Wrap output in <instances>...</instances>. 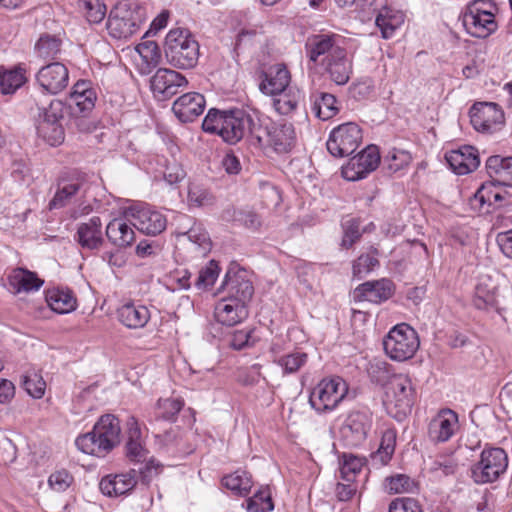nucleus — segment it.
Returning a JSON list of instances; mask_svg holds the SVG:
<instances>
[{
	"mask_svg": "<svg viewBox=\"0 0 512 512\" xmlns=\"http://www.w3.org/2000/svg\"><path fill=\"white\" fill-rule=\"evenodd\" d=\"M273 107L281 115H290L298 108L302 99L301 91L295 87L274 94Z\"/></svg>",
	"mask_w": 512,
	"mask_h": 512,
	"instance_id": "40",
	"label": "nucleus"
},
{
	"mask_svg": "<svg viewBox=\"0 0 512 512\" xmlns=\"http://www.w3.org/2000/svg\"><path fill=\"white\" fill-rule=\"evenodd\" d=\"M129 439L126 443V456L131 462L140 463L146 460L147 451L140 441V429L135 418L128 421Z\"/></svg>",
	"mask_w": 512,
	"mask_h": 512,
	"instance_id": "39",
	"label": "nucleus"
},
{
	"mask_svg": "<svg viewBox=\"0 0 512 512\" xmlns=\"http://www.w3.org/2000/svg\"><path fill=\"white\" fill-rule=\"evenodd\" d=\"M507 466L508 456L504 449H484L480 460L471 467V477L476 484L492 483L506 471Z\"/></svg>",
	"mask_w": 512,
	"mask_h": 512,
	"instance_id": "6",
	"label": "nucleus"
},
{
	"mask_svg": "<svg viewBox=\"0 0 512 512\" xmlns=\"http://www.w3.org/2000/svg\"><path fill=\"white\" fill-rule=\"evenodd\" d=\"M92 431L100 439L107 453L120 442V423L118 418L112 414L101 416Z\"/></svg>",
	"mask_w": 512,
	"mask_h": 512,
	"instance_id": "28",
	"label": "nucleus"
},
{
	"mask_svg": "<svg viewBox=\"0 0 512 512\" xmlns=\"http://www.w3.org/2000/svg\"><path fill=\"white\" fill-rule=\"evenodd\" d=\"M361 140L360 127L356 123L347 122L331 131L326 146L332 156L342 158L354 153Z\"/></svg>",
	"mask_w": 512,
	"mask_h": 512,
	"instance_id": "9",
	"label": "nucleus"
},
{
	"mask_svg": "<svg viewBox=\"0 0 512 512\" xmlns=\"http://www.w3.org/2000/svg\"><path fill=\"white\" fill-rule=\"evenodd\" d=\"M321 64L335 84L344 85L349 81L352 73V61L348 58L344 48L337 51L329 60H321Z\"/></svg>",
	"mask_w": 512,
	"mask_h": 512,
	"instance_id": "30",
	"label": "nucleus"
},
{
	"mask_svg": "<svg viewBox=\"0 0 512 512\" xmlns=\"http://www.w3.org/2000/svg\"><path fill=\"white\" fill-rule=\"evenodd\" d=\"M75 444L79 450L86 454L94 455L97 457H103L107 454V451L103 447L102 442L100 439H98L93 431L77 437Z\"/></svg>",
	"mask_w": 512,
	"mask_h": 512,
	"instance_id": "48",
	"label": "nucleus"
},
{
	"mask_svg": "<svg viewBox=\"0 0 512 512\" xmlns=\"http://www.w3.org/2000/svg\"><path fill=\"white\" fill-rule=\"evenodd\" d=\"M290 81L291 75L286 65L276 63L263 72V79L259 84V88L266 95H274L290 88Z\"/></svg>",
	"mask_w": 512,
	"mask_h": 512,
	"instance_id": "25",
	"label": "nucleus"
},
{
	"mask_svg": "<svg viewBox=\"0 0 512 512\" xmlns=\"http://www.w3.org/2000/svg\"><path fill=\"white\" fill-rule=\"evenodd\" d=\"M252 334V329L237 330L231 335L229 345L235 350H241L249 347L254 343Z\"/></svg>",
	"mask_w": 512,
	"mask_h": 512,
	"instance_id": "62",
	"label": "nucleus"
},
{
	"mask_svg": "<svg viewBox=\"0 0 512 512\" xmlns=\"http://www.w3.org/2000/svg\"><path fill=\"white\" fill-rule=\"evenodd\" d=\"M219 266L211 260L205 267H203L198 274L195 281V286L199 290H207L211 288L219 276Z\"/></svg>",
	"mask_w": 512,
	"mask_h": 512,
	"instance_id": "55",
	"label": "nucleus"
},
{
	"mask_svg": "<svg viewBox=\"0 0 512 512\" xmlns=\"http://www.w3.org/2000/svg\"><path fill=\"white\" fill-rule=\"evenodd\" d=\"M469 114L472 126L481 133L493 134L501 130L505 123L504 112L493 102L475 103Z\"/></svg>",
	"mask_w": 512,
	"mask_h": 512,
	"instance_id": "11",
	"label": "nucleus"
},
{
	"mask_svg": "<svg viewBox=\"0 0 512 512\" xmlns=\"http://www.w3.org/2000/svg\"><path fill=\"white\" fill-rule=\"evenodd\" d=\"M375 23L380 29L382 37L389 39L393 36L395 30L404 23V14L384 7L378 13Z\"/></svg>",
	"mask_w": 512,
	"mask_h": 512,
	"instance_id": "38",
	"label": "nucleus"
},
{
	"mask_svg": "<svg viewBox=\"0 0 512 512\" xmlns=\"http://www.w3.org/2000/svg\"><path fill=\"white\" fill-rule=\"evenodd\" d=\"M117 318L129 329H140L146 326L151 315L145 305L128 302L117 309Z\"/></svg>",
	"mask_w": 512,
	"mask_h": 512,
	"instance_id": "33",
	"label": "nucleus"
},
{
	"mask_svg": "<svg viewBox=\"0 0 512 512\" xmlns=\"http://www.w3.org/2000/svg\"><path fill=\"white\" fill-rule=\"evenodd\" d=\"M66 112L65 104L60 100H52L39 115L37 134L51 146L60 145L65 138L62 121Z\"/></svg>",
	"mask_w": 512,
	"mask_h": 512,
	"instance_id": "7",
	"label": "nucleus"
},
{
	"mask_svg": "<svg viewBox=\"0 0 512 512\" xmlns=\"http://www.w3.org/2000/svg\"><path fill=\"white\" fill-rule=\"evenodd\" d=\"M308 355L304 352L295 351L283 356H275L273 362L282 368L284 374L297 372L307 362Z\"/></svg>",
	"mask_w": 512,
	"mask_h": 512,
	"instance_id": "46",
	"label": "nucleus"
},
{
	"mask_svg": "<svg viewBox=\"0 0 512 512\" xmlns=\"http://www.w3.org/2000/svg\"><path fill=\"white\" fill-rule=\"evenodd\" d=\"M142 22L139 11L132 10L127 4H120L111 10L106 28L113 38L126 39L139 29Z\"/></svg>",
	"mask_w": 512,
	"mask_h": 512,
	"instance_id": "10",
	"label": "nucleus"
},
{
	"mask_svg": "<svg viewBox=\"0 0 512 512\" xmlns=\"http://www.w3.org/2000/svg\"><path fill=\"white\" fill-rule=\"evenodd\" d=\"M202 129L207 133L219 135L229 144L238 143L246 135L251 136L258 144L263 143L259 116L242 109L211 108L203 120Z\"/></svg>",
	"mask_w": 512,
	"mask_h": 512,
	"instance_id": "1",
	"label": "nucleus"
},
{
	"mask_svg": "<svg viewBox=\"0 0 512 512\" xmlns=\"http://www.w3.org/2000/svg\"><path fill=\"white\" fill-rule=\"evenodd\" d=\"M419 346L420 341L416 330L407 323L395 325L383 339L386 355L397 362L411 359Z\"/></svg>",
	"mask_w": 512,
	"mask_h": 512,
	"instance_id": "3",
	"label": "nucleus"
},
{
	"mask_svg": "<svg viewBox=\"0 0 512 512\" xmlns=\"http://www.w3.org/2000/svg\"><path fill=\"white\" fill-rule=\"evenodd\" d=\"M385 487L390 493H407L414 491L416 483L405 474H397L385 479Z\"/></svg>",
	"mask_w": 512,
	"mask_h": 512,
	"instance_id": "57",
	"label": "nucleus"
},
{
	"mask_svg": "<svg viewBox=\"0 0 512 512\" xmlns=\"http://www.w3.org/2000/svg\"><path fill=\"white\" fill-rule=\"evenodd\" d=\"M379 264L378 259L370 254H362L353 263V274L358 278H362L373 270Z\"/></svg>",
	"mask_w": 512,
	"mask_h": 512,
	"instance_id": "59",
	"label": "nucleus"
},
{
	"mask_svg": "<svg viewBox=\"0 0 512 512\" xmlns=\"http://www.w3.org/2000/svg\"><path fill=\"white\" fill-rule=\"evenodd\" d=\"M273 509L274 504L268 487H261L247 500L248 512H270Z\"/></svg>",
	"mask_w": 512,
	"mask_h": 512,
	"instance_id": "50",
	"label": "nucleus"
},
{
	"mask_svg": "<svg viewBox=\"0 0 512 512\" xmlns=\"http://www.w3.org/2000/svg\"><path fill=\"white\" fill-rule=\"evenodd\" d=\"M222 485L235 495L247 496L253 486L251 475L244 470H237L222 478Z\"/></svg>",
	"mask_w": 512,
	"mask_h": 512,
	"instance_id": "41",
	"label": "nucleus"
},
{
	"mask_svg": "<svg viewBox=\"0 0 512 512\" xmlns=\"http://www.w3.org/2000/svg\"><path fill=\"white\" fill-rule=\"evenodd\" d=\"M61 50V40L55 36L43 35L35 45L37 55L43 59L55 58Z\"/></svg>",
	"mask_w": 512,
	"mask_h": 512,
	"instance_id": "53",
	"label": "nucleus"
},
{
	"mask_svg": "<svg viewBox=\"0 0 512 512\" xmlns=\"http://www.w3.org/2000/svg\"><path fill=\"white\" fill-rule=\"evenodd\" d=\"M96 99L97 94L91 82L79 80L72 87L68 97V105L74 115L86 116L93 110Z\"/></svg>",
	"mask_w": 512,
	"mask_h": 512,
	"instance_id": "18",
	"label": "nucleus"
},
{
	"mask_svg": "<svg viewBox=\"0 0 512 512\" xmlns=\"http://www.w3.org/2000/svg\"><path fill=\"white\" fill-rule=\"evenodd\" d=\"M46 301L51 310L59 314L70 313L76 308V299L69 291H48Z\"/></svg>",
	"mask_w": 512,
	"mask_h": 512,
	"instance_id": "42",
	"label": "nucleus"
},
{
	"mask_svg": "<svg viewBox=\"0 0 512 512\" xmlns=\"http://www.w3.org/2000/svg\"><path fill=\"white\" fill-rule=\"evenodd\" d=\"M183 406L184 402L180 398L160 399L157 403V417L173 422Z\"/></svg>",
	"mask_w": 512,
	"mask_h": 512,
	"instance_id": "52",
	"label": "nucleus"
},
{
	"mask_svg": "<svg viewBox=\"0 0 512 512\" xmlns=\"http://www.w3.org/2000/svg\"><path fill=\"white\" fill-rule=\"evenodd\" d=\"M343 48L336 44L334 36L316 35L306 43V50L309 59L315 63L321 60H329L337 51Z\"/></svg>",
	"mask_w": 512,
	"mask_h": 512,
	"instance_id": "34",
	"label": "nucleus"
},
{
	"mask_svg": "<svg viewBox=\"0 0 512 512\" xmlns=\"http://www.w3.org/2000/svg\"><path fill=\"white\" fill-rule=\"evenodd\" d=\"M363 465L364 461L362 458L351 454H343L342 460L340 462L341 478L347 482L354 481L356 475L360 473Z\"/></svg>",
	"mask_w": 512,
	"mask_h": 512,
	"instance_id": "54",
	"label": "nucleus"
},
{
	"mask_svg": "<svg viewBox=\"0 0 512 512\" xmlns=\"http://www.w3.org/2000/svg\"><path fill=\"white\" fill-rule=\"evenodd\" d=\"M267 136V142L277 153H288L296 144V132L291 123L275 122L262 129V135Z\"/></svg>",
	"mask_w": 512,
	"mask_h": 512,
	"instance_id": "19",
	"label": "nucleus"
},
{
	"mask_svg": "<svg viewBox=\"0 0 512 512\" xmlns=\"http://www.w3.org/2000/svg\"><path fill=\"white\" fill-rule=\"evenodd\" d=\"M472 302L479 310L498 309V284L491 276L479 277Z\"/></svg>",
	"mask_w": 512,
	"mask_h": 512,
	"instance_id": "27",
	"label": "nucleus"
},
{
	"mask_svg": "<svg viewBox=\"0 0 512 512\" xmlns=\"http://www.w3.org/2000/svg\"><path fill=\"white\" fill-rule=\"evenodd\" d=\"M214 316L217 322L226 326H234L248 316L246 305L235 300L233 297H226L217 302L214 309Z\"/></svg>",
	"mask_w": 512,
	"mask_h": 512,
	"instance_id": "26",
	"label": "nucleus"
},
{
	"mask_svg": "<svg viewBox=\"0 0 512 512\" xmlns=\"http://www.w3.org/2000/svg\"><path fill=\"white\" fill-rule=\"evenodd\" d=\"M223 287L227 289L228 297H233L244 305L251 300L254 293L252 282L247 278L245 271L233 274L230 271L227 272Z\"/></svg>",
	"mask_w": 512,
	"mask_h": 512,
	"instance_id": "31",
	"label": "nucleus"
},
{
	"mask_svg": "<svg viewBox=\"0 0 512 512\" xmlns=\"http://www.w3.org/2000/svg\"><path fill=\"white\" fill-rule=\"evenodd\" d=\"M78 8L91 24L100 23L106 15V6L101 0H78Z\"/></svg>",
	"mask_w": 512,
	"mask_h": 512,
	"instance_id": "45",
	"label": "nucleus"
},
{
	"mask_svg": "<svg viewBox=\"0 0 512 512\" xmlns=\"http://www.w3.org/2000/svg\"><path fill=\"white\" fill-rule=\"evenodd\" d=\"M188 238L198 254L205 256L211 249V241L208 233L199 225L192 226L183 233Z\"/></svg>",
	"mask_w": 512,
	"mask_h": 512,
	"instance_id": "47",
	"label": "nucleus"
},
{
	"mask_svg": "<svg viewBox=\"0 0 512 512\" xmlns=\"http://www.w3.org/2000/svg\"><path fill=\"white\" fill-rule=\"evenodd\" d=\"M89 184L82 174H72L68 177H61L57 183L54 197L49 202V209H59L72 203L75 199L85 198Z\"/></svg>",
	"mask_w": 512,
	"mask_h": 512,
	"instance_id": "13",
	"label": "nucleus"
},
{
	"mask_svg": "<svg viewBox=\"0 0 512 512\" xmlns=\"http://www.w3.org/2000/svg\"><path fill=\"white\" fill-rule=\"evenodd\" d=\"M445 159L454 173L465 175L476 170L480 164L478 151L473 146H462L446 153Z\"/></svg>",
	"mask_w": 512,
	"mask_h": 512,
	"instance_id": "24",
	"label": "nucleus"
},
{
	"mask_svg": "<svg viewBox=\"0 0 512 512\" xmlns=\"http://www.w3.org/2000/svg\"><path fill=\"white\" fill-rule=\"evenodd\" d=\"M188 87V81L181 73L159 68L150 79V88L158 101H166Z\"/></svg>",
	"mask_w": 512,
	"mask_h": 512,
	"instance_id": "12",
	"label": "nucleus"
},
{
	"mask_svg": "<svg viewBox=\"0 0 512 512\" xmlns=\"http://www.w3.org/2000/svg\"><path fill=\"white\" fill-rule=\"evenodd\" d=\"M164 53L167 63L179 69L196 66L199 58V44L188 30L175 28L165 38Z\"/></svg>",
	"mask_w": 512,
	"mask_h": 512,
	"instance_id": "2",
	"label": "nucleus"
},
{
	"mask_svg": "<svg viewBox=\"0 0 512 512\" xmlns=\"http://www.w3.org/2000/svg\"><path fill=\"white\" fill-rule=\"evenodd\" d=\"M205 105L206 101L202 94L189 92L174 101L172 111L181 122L188 123L203 113Z\"/></svg>",
	"mask_w": 512,
	"mask_h": 512,
	"instance_id": "20",
	"label": "nucleus"
},
{
	"mask_svg": "<svg viewBox=\"0 0 512 512\" xmlns=\"http://www.w3.org/2000/svg\"><path fill=\"white\" fill-rule=\"evenodd\" d=\"M396 445V431L387 429L383 432L380 446L377 452L372 456L374 460H379L381 464H387L394 454Z\"/></svg>",
	"mask_w": 512,
	"mask_h": 512,
	"instance_id": "49",
	"label": "nucleus"
},
{
	"mask_svg": "<svg viewBox=\"0 0 512 512\" xmlns=\"http://www.w3.org/2000/svg\"><path fill=\"white\" fill-rule=\"evenodd\" d=\"M380 159L378 147L368 145L342 167V176L348 181L363 179L378 167Z\"/></svg>",
	"mask_w": 512,
	"mask_h": 512,
	"instance_id": "14",
	"label": "nucleus"
},
{
	"mask_svg": "<svg viewBox=\"0 0 512 512\" xmlns=\"http://www.w3.org/2000/svg\"><path fill=\"white\" fill-rule=\"evenodd\" d=\"M486 168L498 185L512 187V157L491 156L486 161Z\"/></svg>",
	"mask_w": 512,
	"mask_h": 512,
	"instance_id": "37",
	"label": "nucleus"
},
{
	"mask_svg": "<svg viewBox=\"0 0 512 512\" xmlns=\"http://www.w3.org/2000/svg\"><path fill=\"white\" fill-rule=\"evenodd\" d=\"M129 222L141 233L156 236L167 226V219L160 211L145 203H135L125 209Z\"/></svg>",
	"mask_w": 512,
	"mask_h": 512,
	"instance_id": "8",
	"label": "nucleus"
},
{
	"mask_svg": "<svg viewBox=\"0 0 512 512\" xmlns=\"http://www.w3.org/2000/svg\"><path fill=\"white\" fill-rule=\"evenodd\" d=\"M189 202L195 206H205L212 203L211 194L198 185H192L188 191Z\"/></svg>",
	"mask_w": 512,
	"mask_h": 512,
	"instance_id": "63",
	"label": "nucleus"
},
{
	"mask_svg": "<svg viewBox=\"0 0 512 512\" xmlns=\"http://www.w3.org/2000/svg\"><path fill=\"white\" fill-rule=\"evenodd\" d=\"M72 481L73 477L64 469L55 471L48 479L49 486L57 492H63L68 489Z\"/></svg>",
	"mask_w": 512,
	"mask_h": 512,
	"instance_id": "61",
	"label": "nucleus"
},
{
	"mask_svg": "<svg viewBox=\"0 0 512 512\" xmlns=\"http://www.w3.org/2000/svg\"><path fill=\"white\" fill-rule=\"evenodd\" d=\"M311 112L320 120L326 121L334 117L339 108L337 106V99L333 94L314 91L309 97Z\"/></svg>",
	"mask_w": 512,
	"mask_h": 512,
	"instance_id": "36",
	"label": "nucleus"
},
{
	"mask_svg": "<svg viewBox=\"0 0 512 512\" xmlns=\"http://www.w3.org/2000/svg\"><path fill=\"white\" fill-rule=\"evenodd\" d=\"M458 430V414L451 409H442L430 421L428 437L433 443H444L449 441Z\"/></svg>",
	"mask_w": 512,
	"mask_h": 512,
	"instance_id": "17",
	"label": "nucleus"
},
{
	"mask_svg": "<svg viewBox=\"0 0 512 512\" xmlns=\"http://www.w3.org/2000/svg\"><path fill=\"white\" fill-rule=\"evenodd\" d=\"M388 512H423L419 502L410 497L394 499L388 508Z\"/></svg>",
	"mask_w": 512,
	"mask_h": 512,
	"instance_id": "60",
	"label": "nucleus"
},
{
	"mask_svg": "<svg viewBox=\"0 0 512 512\" xmlns=\"http://www.w3.org/2000/svg\"><path fill=\"white\" fill-rule=\"evenodd\" d=\"M342 227L344 235L342 238L341 246L343 248L349 249L362 236V232L360 230V221L356 218H349L342 223Z\"/></svg>",
	"mask_w": 512,
	"mask_h": 512,
	"instance_id": "58",
	"label": "nucleus"
},
{
	"mask_svg": "<svg viewBox=\"0 0 512 512\" xmlns=\"http://www.w3.org/2000/svg\"><path fill=\"white\" fill-rule=\"evenodd\" d=\"M413 406V388L411 379L404 374L394 375L386 392L385 407L389 415L402 421Z\"/></svg>",
	"mask_w": 512,
	"mask_h": 512,
	"instance_id": "4",
	"label": "nucleus"
},
{
	"mask_svg": "<svg viewBox=\"0 0 512 512\" xmlns=\"http://www.w3.org/2000/svg\"><path fill=\"white\" fill-rule=\"evenodd\" d=\"M137 484V471L131 469L125 473L110 474L103 477L99 488L101 492L109 497H118L128 494Z\"/></svg>",
	"mask_w": 512,
	"mask_h": 512,
	"instance_id": "23",
	"label": "nucleus"
},
{
	"mask_svg": "<svg viewBox=\"0 0 512 512\" xmlns=\"http://www.w3.org/2000/svg\"><path fill=\"white\" fill-rule=\"evenodd\" d=\"M498 186V183L493 179L489 183L482 184L475 193V199L479 201L481 206L487 204L488 206H494V208L500 207L505 193Z\"/></svg>",
	"mask_w": 512,
	"mask_h": 512,
	"instance_id": "44",
	"label": "nucleus"
},
{
	"mask_svg": "<svg viewBox=\"0 0 512 512\" xmlns=\"http://www.w3.org/2000/svg\"><path fill=\"white\" fill-rule=\"evenodd\" d=\"M106 236L111 244L119 248H126L135 241L133 225L127 219L125 211L123 217L112 219L106 226Z\"/></svg>",
	"mask_w": 512,
	"mask_h": 512,
	"instance_id": "29",
	"label": "nucleus"
},
{
	"mask_svg": "<svg viewBox=\"0 0 512 512\" xmlns=\"http://www.w3.org/2000/svg\"><path fill=\"white\" fill-rule=\"evenodd\" d=\"M347 392V384L342 378H325L311 390L309 403L318 413L330 412L344 399Z\"/></svg>",
	"mask_w": 512,
	"mask_h": 512,
	"instance_id": "5",
	"label": "nucleus"
},
{
	"mask_svg": "<svg viewBox=\"0 0 512 512\" xmlns=\"http://www.w3.org/2000/svg\"><path fill=\"white\" fill-rule=\"evenodd\" d=\"M467 33L476 38H486L497 29L495 18L483 17L478 11L465 10L462 16Z\"/></svg>",
	"mask_w": 512,
	"mask_h": 512,
	"instance_id": "35",
	"label": "nucleus"
},
{
	"mask_svg": "<svg viewBox=\"0 0 512 512\" xmlns=\"http://www.w3.org/2000/svg\"><path fill=\"white\" fill-rule=\"evenodd\" d=\"M163 176L169 184H175L185 178L186 172L180 163L172 160L166 164Z\"/></svg>",
	"mask_w": 512,
	"mask_h": 512,
	"instance_id": "64",
	"label": "nucleus"
},
{
	"mask_svg": "<svg viewBox=\"0 0 512 512\" xmlns=\"http://www.w3.org/2000/svg\"><path fill=\"white\" fill-rule=\"evenodd\" d=\"M372 413L368 409L352 410L346 417L341 432L350 445L363 443L372 428Z\"/></svg>",
	"mask_w": 512,
	"mask_h": 512,
	"instance_id": "15",
	"label": "nucleus"
},
{
	"mask_svg": "<svg viewBox=\"0 0 512 512\" xmlns=\"http://www.w3.org/2000/svg\"><path fill=\"white\" fill-rule=\"evenodd\" d=\"M22 386L33 398L40 399L45 393L46 383L36 372H28L22 377Z\"/></svg>",
	"mask_w": 512,
	"mask_h": 512,
	"instance_id": "56",
	"label": "nucleus"
},
{
	"mask_svg": "<svg viewBox=\"0 0 512 512\" xmlns=\"http://www.w3.org/2000/svg\"><path fill=\"white\" fill-rule=\"evenodd\" d=\"M44 284L35 272L18 267L7 276V289L13 295L30 294L38 291Z\"/></svg>",
	"mask_w": 512,
	"mask_h": 512,
	"instance_id": "21",
	"label": "nucleus"
},
{
	"mask_svg": "<svg viewBox=\"0 0 512 512\" xmlns=\"http://www.w3.org/2000/svg\"><path fill=\"white\" fill-rule=\"evenodd\" d=\"M75 239L83 249H98L103 243L102 223L100 218L94 216L87 222L79 224Z\"/></svg>",
	"mask_w": 512,
	"mask_h": 512,
	"instance_id": "32",
	"label": "nucleus"
},
{
	"mask_svg": "<svg viewBox=\"0 0 512 512\" xmlns=\"http://www.w3.org/2000/svg\"><path fill=\"white\" fill-rule=\"evenodd\" d=\"M36 83L43 92L55 95L62 92L69 83L68 68L60 62L41 67L35 75Z\"/></svg>",
	"mask_w": 512,
	"mask_h": 512,
	"instance_id": "16",
	"label": "nucleus"
},
{
	"mask_svg": "<svg viewBox=\"0 0 512 512\" xmlns=\"http://www.w3.org/2000/svg\"><path fill=\"white\" fill-rule=\"evenodd\" d=\"M394 289V284L389 279L383 278L378 281H369L360 284L354 290V298L358 301H368L379 304L391 298Z\"/></svg>",
	"mask_w": 512,
	"mask_h": 512,
	"instance_id": "22",
	"label": "nucleus"
},
{
	"mask_svg": "<svg viewBox=\"0 0 512 512\" xmlns=\"http://www.w3.org/2000/svg\"><path fill=\"white\" fill-rule=\"evenodd\" d=\"M412 160L411 154L405 150L393 148L384 157L383 166L391 173L406 168Z\"/></svg>",
	"mask_w": 512,
	"mask_h": 512,
	"instance_id": "51",
	"label": "nucleus"
},
{
	"mask_svg": "<svg viewBox=\"0 0 512 512\" xmlns=\"http://www.w3.org/2000/svg\"><path fill=\"white\" fill-rule=\"evenodd\" d=\"M26 81L25 69L20 66L3 72L0 71V91L2 94L15 93Z\"/></svg>",
	"mask_w": 512,
	"mask_h": 512,
	"instance_id": "43",
	"label": "nucleus"
}]
</instances>
